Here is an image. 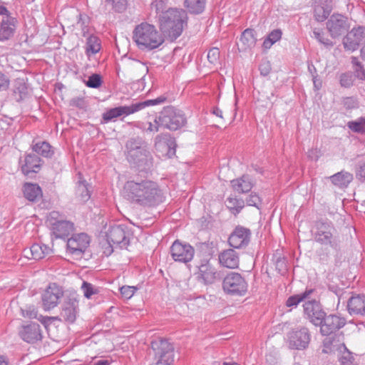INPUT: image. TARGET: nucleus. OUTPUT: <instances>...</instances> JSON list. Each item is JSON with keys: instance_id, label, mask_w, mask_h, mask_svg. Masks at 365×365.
Instances as JSON below:
<instances>
[{"instance_id": "1", "label": "nucleus", "mask_w": 365, "mask_h": 365, "mask_svg": "<svg viewBox=\"0 0 365 365\" xmlns=\"http://www.w3.org/2000/svg\"><path fill=\"white\" fill-rule=\"evenodd\" d=\"M123 192L128 200L144 207L158 206L165 200L163 192L156 182L139 175L125 182Z\"/></svg>"}, {"instance_id": "2", "label": "nucleus", "mask_w": 365, "mask_h": 365, "mask_svg": "<svg viewBox=\"0 0 365 365\" xmlns=\"http://www.w3.org/2000/svg\"><path fill=\"white\" fill-rule=\"evenodd\" d=\"M159 22L163 34L170 41H175L187 26V15L182 9H170L162 13Z\"/></svg>"}, {"instance_id": "3", "label": "nucleus", "mask_w": 365, "mask_h": 365, "mask_svg": "<svg viewBox=\"0 0 365 365\" xmlns=\"http://www.w3.org/2000/svg\"><path fill=\"white\" fill-rule=\"evenodd\" d=\"M125 147L126 158L130 165L141 171L150 170L153 166V158L143 138L140 137L130 138L126 143Z\"/></svg>"}, {"instance_id": "4", "label": "nucleus", "mask_w": 365, "mask_h": 365, "mask_svg": "<svg viewBox=\"0 0 365 365\" xmlns=\"http://www.w3.org/2000/svg\"><path fill=\"white\" fill-rule=\"evenodd\" d=\"M133 39L140 50L151 51L158 48L164 42V38L154 25L142 22L133 32Z\"/></svg>"}, {"instance_id": "5", "label": "nucleus", "mask_w": 365, "mask_h": 365, "mask_svg": "<svg viewBox=\"0 0 365 365\" xmlns=\"http://www.w3.org/2000/svg\"><path fill=\"white\" fill-rule=\"evenodd\" d=\"M314 240L323 245H329L334 250L339 247V239L334 225L329 222L317 221L316 222Z\"/></svg>"}, {"instance_id": "6", "label": "nucleus", "mask_w": 365, "mask_h": 365, "mask_svg": "<svg viewBox=\"0 0 365 365\" xmlns=\"http://www.w3.org/2000/svg\"><path fill=\"white\" fill-rule=\"evenodd\" d=\"M161 126L170 130H177L186 123V118L182 111L173 106H168L158 115Z\"/></svg>"}, {"instance_id": "7", "label": "nucleus", "mask_w": 365, "mask_h": 365, "mask_svg": "<svg viewBox=\"0 0 365 365\" xmlns=\"http://www.w3.org/2000/svg\"><path fill=\"white\" fill-rule=\"evenodd\" d=\"M248 289V284L241 274L231 272L224 277L222 281L223 291L232 296H244Z\"/></svg>"}, {"instance_id": "8", "label": "nucleus", "mask_w": 365, "mask_h": 365, "mask_svg": "<svg viewBox=\"0 0 365 365\" xmlns=\"http://www.w3.org/2000/svg\"><path fill=\"white\" fill-rule=\"evenodd\" d=\"M18 21L8 9L0 4V42L11 39L16 31Z\"/></svg>"}, {"instance_id": "9", "label": "nucleus", "mask_w": 365, "mask_h": 365, "mask_svg": "<svg viewBox=\"0 0 365 365\" xmlns=\"http://www.w3.org/2000/svg\"><path fill=\"white\" fill-rule=\"evenodd\" d=\"M156 363L155 365H171L174 361L173 345L166 339L152 342Z\"/></svg>"}, {"instance_id": "10", "label": "nucleus", "mask_w": 365, "mask_h": 365, "mask_svg": "<svg viewBox=\"0 0 365 365\" xmlns=\"http://www.w3.org/2000/svg\"><path fill=\"white\" fill-rule=\"evenodd\" d=\"M131 234L124 225H115L110 227L106 233L107 242L120 249H126L130 244Z\"/></svg>"}, {"instance_id": "11", "label": "nucleus", "mask_w": 365, "mask_h": 365, "mask_svg": "<svg viewBox=\"0 0 365 365\" xmlns=\"http://www.w3.org/2000/svg\"><path fill=\"white\" fill-rule=\"evenodd\" d=\"M310 340L309 331L304 327L293 329L287 334V342L291 349H304L308 346Z\"/></svg>"}, {"instance_id": "12", "label": "nucleus", "mask_w": 365, "mask_h": 365, "mask_svg": "<svg viewBox=\"0 0 365 365\" xmlns=\"http://www.w3.org/2000/svg\"><path fill=\"white\" fill-rule=\"evenodd\" d=\"M170 252L175 262L187 263L193 259L195 249L190 244L176 240L171 245Z\"/></svg>"}, {"instance_id": "13", "label": "nucleus", "mask_w": 365, "mask_h": 365, "mask_svg": "<svg viewBox=\"0 0 365 365\" xmlns=\"http://www.w3.org/2000/svg\"><path fill=\"white\" fill-rule=\"evenodd\" d=\"M63 295L62 288L56 283H51L41 295L42 305L46 311L56 307Z\"/></svg>"}, {"instance_id": "14", "label": "nucleus", "mask_w": 365, "mask_h": 365, "mask_svg": "<svg viewBox=\"0 0 365 365\" xmlns=\"http://www.w3.org/2000/svg\"><path fill=\"white\" fill-rule=\"evenodd\" d=\"M364 38L365 26H358L352 28L342 39L344 50L351 52L356 51Z\"/></svg>"}, {"instance_id": "15", "label": "nucleus", "mask_w": 365, "mask_h": 365, "mask_svg": "<svg viewBox=\"0 0 365 365\" xmlns=\"http://www.w3.org/2000/svg\"><path fill=\"white\" fill-rule=\"evenodd\" d=\"M327 29L332 38L341 36L349 29L348 18L342 14H333L326 23Z\"/></svg>"}, {"instance_id": "16", "label": "nucleus", "mask_w": 365, "mask_h": 365, "mask_svg": "<svg viewBox=\"0 0 365 365\" xmlns=\"http://www.w3.org/2000/svg\"><path fill=\"white\" fill-rule=\"evenodd\" d=\"M59 214L58 212H51L49 215V222L52 227L53 234L56 238H66L74 230L73 224L67 220H56Z\"/></svg>"}, {"instance_id": "17", "label": "nucleus", "mask_w": 365, "mask_h": 365, "mask_svg": "<svg viewBox=\"0 0 365 365\" xmlns=\"http://www.w3.org/2000/svg\"><path fill=\"white\" fill-rule=\"evenodd\" d=\"M304 314L309 321L315 326L323 322L325 312L319 302L312 299L308 300L303 304Z\"/></svg>"}, {"instance_id": "18", "label": "nucleus", "mask_w": 365, "mask_h": 365, "mask_svg": "<svg viewBox=\"0 0 365 365\" xmlns=\"http://www.w3.org/2000/svg\"><path fill=\"white\" fill-rule=\"evenodd\" d=\"M19 336L23 341L29 344H34L43 338L41 326L33 322L22 324L19 329Z\"/></svg>"}, {"instance_id": "19", "label": "nucleus", "mask_w": 365, "mask_h": 365, "mask_svg": "<svg viewBox=\"0 0 365 365\" xmlns=\"http://www.w3.org/2000/svg\"><path fill=\"white\" fill-rule=\"evenodd\" d=\"M251 237L250 230L242 226H237L228 238L229 245L235 249L246 247Z\"/></svg>"}, {"instance_id": "20", "label": "nucleus", "mask_w": 365, "mask_h": 365, "mask_svg": "<svg viewBox=\"0 0 365 365\" xmlns=\"http://www.w3.org/2000/svg\"><path fill=\"white\" fill-rule=\"evenodd\" d=\"M90 237L85 233L73 235L67 241L68 252L74 255H81L88 247Z\"/></svg>"}, {"instance_id": "21", "label": "nucleus", "mask_w": 365, "mask_h": 365, "mask_svg": "<svg viewBox=\"0 0 365 365\" xmlns=\"http://www.w3.org/2000/svg\"><path fill=\"white\" fill-rule=\"evenodd\" d=\"M323 318V322L319 325L322 335L329 336L342 328L346 324V320L344 317L336 314H330L329 316L325 314V317Z\"/></svg>"}, {"instance_id": "22", "label": "nucleus", "mask_w": 365, "mask_h": 365, "mask_svg": "<svg viewBox=\"0 0 365 365\" xmlns=\"http://www.w3.org/2000/svg\"><path fill=\"white\" fill-rule=\"evenodd\" d=\"M138 112V107L135 103L130 106H122L107 110L103 113V120L105 123L115 121L116 118L125 117L129 115Z\"/></svg>"}, {"instance_id": "23", "label": "nucleus", "mask_w": 365, "mask_h": 365, "mask_svg": "<svg viewBox=\"0 0 365 365\" xmlns=\"http://www.w3.org/2000/svg\"><path fill=\"white\" fill-rule=\"evenodd\" d=\"M154 146L158 151L166 154H174L176 143L170 133H160L155 138Z\"/></svg>"}, {"instance_id": "24", "label": "nucleus", "mask_w": 365, "mask_h": 365, "mask_svg": "<svg viewBox=\"0 0 365 365\" xmlns=\"http://www.w3.org/2000/svg\"><path fill=\"white\" fill-rule=\"evenodd\" d=\"M78 307V302L74 298H68L63 304L61 317L65 322L73 324L76 319Z\"/></svg>"}, {"instance_id": "25", "label": "nucleus", "mask_w": 365, "mask_h": 365, "mask_svg": "<svg viewBox=\"0 0 365 365\" xmlns=\"http://www.w3.org/2000/svg\"><path fill=\"white\" fill-rule=\"evenodd\" d=\"M20 165L22 173L28 175L31 173H37L41 165V160L35 154H28L25 155L24 160H20Z\"/></svg>"}, {"instance_id": "26", "label": "nucleus", "mask_w": 365, "mask_h": 365, "mask_svg": "<svg viewBox=\"0 0 365 365\" xmlns=\"http://www.w3.org/2000/svg\"><path fill=\"white\" fill-rule=\"evenodd\" d=\"M221 266L235 269L239 266L240 258L238 254L232 249H228L220 252L218 256Z\"/></svg>"}, {"instance_id": "27", "label": "nucleus", "mask_w": 365, "mask_h": 365, "mask_svg": "<svg viewBox=\"0 0 365 365\" xmlns=\"http://www.w3.org/2000/svg\"><path fill=\"white\" fill-rule=\"evenodd\" d=\"M51 250L46 245L34 244L29 248H26L23 251V255L28 259L39 260L50 254Z\"/></svg>"}, {"instance_id": "28", "label": "nucleus", "mask_w": 365, "mask_h": 365, "mask_svg": "<svg viewBox=\"0 0 365 365\" xmlns=\"http://www.w3.org/2000/svg\"><path fill=\"white\" fill-rule=\"evenodd\" d=\"M347 308L351 315L365 316V295L352 296L348 301Z\"/></svg>"}, {"instance_id": "29", "label": "nucleus", "mask_w": 365, "mask_h": 365, "mask_svg": "<svg viewBox=\"0 0 365 365\" xmlns=\"http://www.w3.org/2000/svg\"><path fill=\"white\" fill-rule=\"evenodd\" d=\"M341 336H328L323 341V352L329 354L335 351H345L348 349L345 344L341 341L339 338Z\"/></svg>"}, {"instance_id": "30", "label": "nucleus", "mask_w": 365, "mask_h": 365, "mask_svg": "<svg viewBox=\"0 0 365 365\" xmlns=\"http://www.w3.org/2000/svg\"><path fill=\"white\" fill-rule=\"evenodd\" d=\"M316 6L314 9V16L317 21H324L327 19L332 9L331 0H314Z\"/></svg>"}, {"instance_id": "31", "label": "nucleus", "mask_w": 365, "mask_h": 365, "mask_svg": "<svg viewBox=\"0 0 365 365\" xmlns=\"http://www.w3.org/2000/svg\"><path fill=\"white\" fill-rule=\"evenodd\" d=\"M219 274L209 263L202 264L199 267V277L205 284H213L218 278Z\"/></svg>"}, {"instance_id": "32", "label": "nucleus", "mask_w": 365, "mask_h": 365, "mask_svg": "<svg viewBox=\"0 0 365 365\" xmlns=\"http://www.w3.org/2000/svg\"><path fill=\"white\" fill-rule=\"evenodd\" d=\"M78 179L76 186V197L79 202H86L91 197L88 184L83 179L82 175L80 173L78 174Z\"/></svg>"}, {"instance_id": "33", "label": "nucleus", "mask_w": 365, "mask_h": 365, "mask_svg": "<svg viewBox=\"0 0 365 365\" xmlns=\"http://www.w3.org/2000/svg\"><path fill=\"white\" fill-rule=\"evenodd\" d=\"M24 195L31 202L38 201L43 195L41 188L38 184L26 182L23 186Z\"/></svg>"}, {"instance_id": "34", "label": "nucleus", "mask_w": 365, "mask_h": 365, "mask_svg": "<svg viewBox=\"0 0 365 365\" xmlns=\"http://www.w3.org/2000/svg\"><path fill=\"white\" fill-rule=\"evenodd\" d=\"M232 189L239 193H245L250 192L253 183L247 175H242L241 178L231 181Z\"/></svg>"}, {"instance_id": "35", "label": "nucleus", "mask_w": 365, "mask_h": 365, "mask_svg": "<svg viewBox=\"0 0 365 365\" xmlns=\"http://www.w3.org/2000/svg\"><path fill=\"white\" fill-rule=\"evenodd\" d=\"M331 182L339 187H346L353 180V175L342 170L329 177Z\"/></svg>"}, {"instance_id": "36", "label": "nucleus", "mask_w": 365, "mask_h": 365, "mask_svg": "<svg viewBox=\"0 0 365 365\" xmlns=\"http://www.w3.org/2000/svg\"><path fill=\"white\" fill-rule=\"evenodd\" d=\"M315 292L314 289L307 288L304 292L289 297L286 302V305L288 307H296L301 302H303L306 299H308L311 297V296Z\"/></svg>"}, {"instance_id": "37", "label": "nucleus", "mask_w": 365, "mask_h": 365, "mask_svg": "<svg viewBox=\"0 0 365 365\" xmlns=\"http://www.w3.org/2000/svg\"><path fill=\"white\" fill-rule=\"evenodd\" d=\"M101 48V40L98 36L91 35L88 37L86 45V53L88 57L98 53Z\"/></svg>"}, {"instance_id": "38", "label": "nucleus", "mask_w": 365, "mask_h": 365, "mask_svg": "<svg viewBox=\"0 0 365 365\" xmlns=\"http://www.w3.org/2000/svg\"><path fill=\"white\" fill-rule=\"evenodd\" d=\"M32 150L36 153L41 155L44 158H51L54 154V151L51 145L46 142H38L32 145Z\"/></svg>"}, {"instance_id": "39", "label": "nucleus", "mask_w": 365, "mask_h": 365, "mask_svg": "<svg viewBox=\"0 0 365 365\" xmlns=\"http://www.w3.org/2000/svg\"><path fill=\"white\" fill-rule=\"evenodd\" d=\"M21 312L24 317L38 319L43 324L45 325L47 324L51 321L50 317H43L41 314H38V311L34 306H29L26 307L25 309H22Z\"/></svg>"}, {"instance_id": "40", "label": "nucleus", "mask_w": 365, "mask_h": 365, "mask_svg": "<svg viewBox=\"0 0 365 365\" xmlns=\"http://www.w3.org/2000/svg\"><path fill=\"white\" fill-rule=\"evenodd\" d=\"M240 41L244 46L245 50L254 47L257 41L255 30L252 29H245L241 35Z\"/></svg>"}, {"instance_id": "41", "label": "nucleus", "mask_w": 365, "mask_h": 365, "mask_svg": "<svg viewBox=\"0 0 365 365\" xmlns=\"http://www.w3.org/2000/svg\"><path fill=\"white\" fill-rule=\"evenodd\" d=\"M13 95L16 101H21L28 96V87L24 80L18 79L14 84Z\"/></svg>"}, {"instance_id": "42", "label": "nucleus", "mask_w": 365, "mask_h": 365, "mask_svg": "<svg viewBox=\"0 0 365 365\" xmlns=\"http://www.w3.org/2000/svg\"><path fill=\"white\" fill-rule=\"evenodd\" d=\"M205 3L206 0H185L184 6L190 13L199 14L204 11Z\"/></svg>"}, {"instance_id": "43", "label": "nucleus", "mask_w": 365, "mask_h": 365, "mask_svg": "<svg viewBox=\"0 0 365 365\" xmlns=\"http://www.w3.org/2000/svg\"><path fill=\"white\" fill-rule=\"evenodd\" d=\"M227 207L234 215H237L245 207V202L242 199L230 197L227 199Z\"/></svg>"}, {"instance_id": "44", "label": "nucleus", "mask_w": 365, "mask_h": 365, "mask_svg": "<svg viewBox=\"0 0 365 365\" xmlns=\"http://www.w3.org/2000/svg\"><path fill=\"white\" fill-rule=\"evenodd\" d=\"M349 129L352 132L365 134V117L361 116L355 120L349 121L346 124Z\"/></svg>"}, {"instance_id": "45", "label": "nucleus", "mask_w": 365, "mask_h": 365, "mask_svg": "<svg viewBox=\"0 0 365 365\" xmlns=\"http://www.w3.org/2000/svg\"><path fill=\"white\" fill-rule=\"evenodd\" d=\"M282 31L279 29H275L270 32L269 35L264 40L262 46L265 49H269L271 46L280 40L282 38Z\"/></svg>"}, {"instance_id": "46", "label": "nucleus", "mask_w": 365, "mask_h": 365, "mask_svg": "<svg viewBox=\"0 0 365 365\" xmlns=\"http://www.w3.org/2000/svg\"><path fill=\"white\" fill-rule=\"evenodd\" d=\"M351 63L355 76L360 80H365V68L359 58L356 56H351Z\"/></svg>"}, {"instance_id": "47", "label": "nucleus", "mask_w": 365, "mask_h": 365, "mask_svg": "<svg viewBox=\"0 0 365 365\" xmlns=\"http://www.w3.org/2000/svg\"><path fill=\"white\" fill-rule=\"evenodd\" d=\"M339 365H359L354 354L349 349L341 351V354L339 356Z\"/></svg>"}, {"instance_id": "48", "label": "nucleus", "mask_w": 365, "mask_h": 365, "mask_svg": "<svg viewBox=\"0 0 365 365\" xmlns=\"http://www.w3.org/2000/svg\"><path fill=\"white\" fill-rule=\"evenodd\" d=\"M314 37L322 45L327 48H331L334 46L333 42L325 36L324 32L319 29H314L313 31Z\"/></svg>"}, {"instance_id": "49", "label": "nucleus", "mask_w": 365, "mask_h": 365, "mask_svg": "<svg viewBox=\"0 0 365 365\" xmlns=\"http://www.w3.org/2000/svg\"><path fill=\"white\" fill-rule=\"evenodd\" d=\"M166 98L164 96H159L155 99L147 100L143 102L135 103V106L138 107V111L143 110L145 107L155 106L164 103Z\"/></svg>"}, {"instance_id": "50", "label": "nucleus", "mask_w": 365, "mask_h": 365, "mask_svg": "<svg viewBox=\"0 0 365 365\" xmlns=\"http://www.w3.org/2000/svg\"><path fill=\"white\" fill-rule=\"evenodd\" d=\"M106 3L110 4L113 9L118 13H122L127 8V0H106Z\"/></svg>"}, {"instance_id": "51", "label": "nucleus", "mask_w": 365, "mask_h": 365, "mask_svg": "<svg viewBox=\"0 0 365 365\" xmlns=\"http://www.w3.org/2000/svg\"><path fill=\"white\" fill-rule=\"evenodd\" d=\"M102 83L101 76L99 74L94 73L88 77L85 83L89 88H98L101 86Z\"/></svg>"}, {"instance_id": "52", "label": "nucleus", "mask_w": 365, "mask_h": 365, "mask_svg": "<svg viewBox=\"0 0 365 365\" xmlns=\"http://www.w3.org/2000/svg\"><path fill=\"white\" fill-rule=\"evenodd\" d=\"M81 290L83 291L84 297L87 299H90L92 295L98 293L97 289H96L92 284L87 282H83Z\"/></svg>"}, {"instance_id": "53", "label": "nucleus", "mask_w": 365, "mask_h": 365, "mask_svg": "<svg viewBox=\"0 0 365 365\" xmlns=\"http://www.w3.org/2000/svg\"><path fill=\"white\" fill-rule=\"evenodd\" d=\"M136 290L137 288L134 286H123L120 288L121 296L126 299H130Z\"/></svg>"}, {"instance_id": "54", "label": "nucleus", "mask_w": 365, "mask_h": 365, "mask_svg": "<svg viewBox=\"0 0 365 365\" xmlns=\"http://www.w3.org/2000/svg\"><path fill=\"white\" fill-rule=\"evenodd\" d=\"M353 76L351 73H344L340 76V84L341 86L349 88L353 85Z\"/></svg>"}, {"instance_id": "55", "label": "nucleus", "mask_w": 365, "mask_h": 365, "mask_svg": "<svg viewBox=\"0 0 365 365\" xmlns=\"http://www.w3.org/2000/svg\"><path fill=\"white\" fill-rule=\"evenodd\" d=\"M220 50L217 48H212L207 53V60L212 64H216L220 58Z\"/></svg>"}, {"instance_id": "56", "label": "nucleus", "mask_w": 365, "mask_h": 365, "mask_svg": "<svg viewBox=\"0 0 365 365\" xmlns=\"http://www.w3.org/2000/svg\"><path fill=\"white\" fill-rule=\"evenodd\" d=\"M259 70L262 76H268L272 70L270 62L267 60H262L259 66Z\"/></svg>"}, {"instance_id": "57", "label": "nucleus", "mask_w": 365, "mask_h": 365, "mask_svg": "<svg viewBox=\"0 0 365 365\" xmlns=\"http://www.w3.org/2000/svg\"><path fill=\"white\" fill-rule=\"evenodd\" d=\"M246 202L247 205L255 206L256 207H259V205L261 204L260 197L255 193H251Z\"/></svg>"}, {"instance_id": "58", "label": "nucleus", "mask_w": 365, "mask_h": 365, "mask_svg": "<svg viewBox=\"0 0 365 365\" xmlns=\"http://www.w3.org/2000/svg\"><path fill=\"white\" fill-rule=\"evenodd\" d=\"M10 81L5 74L0 72V91H6L9 87Z\"/></svg>"}, {"instance_id": "59", "label": "nucleus", "mask_w": 365, "mask_h": 365, "mask_svg": "<svg viewBox=\"0 0 365 365\" xmlns=\"http://www.w3.org/2000/svg\"><path fill=\"white\" fill-rule=\"evenodd\" d=\"M356 178L363 182H365V162L361 163L356 173Z\"/></svg>"}, {"instance_id": "60", "label": "nucleus", "mask_w": 365, "mask_h": 365, "mask_svg": "<svg viewBox=\"0 0 365 365\" xmlns=\"http://www.w3.org/2000/svg\"><path fill=\"white\" fill-rule=\"evenodd\" d=\"M162 127L161 124L158 121V115L154 119V123L149 122L148 127L147 128V131L149 132H158L159 130V128Z\"/></svg>"}, {"instance_id": "61", "label": "nucleus", "mask_w": 365, "mask_h": 365, "mask_svg": "<svg viewBox=\"0 0 365 365\" xmlns=\"http://www.w3.org/2000/svg\"><path fill=\"white\" fill-rule=\"evenodd\" d=\"M70 106L83 108L84 107V100L83 98L79 97L72 98L70 101Z\"/></svg>"}, {"instance_id": "62", "label": "nucleus", "mask_w": 365, "mask_h": 365, "mask_svg": "<svg viewBox=\"0 0 365 365\" xmlns=\"http://www.w3.org/2000/svg\"><path fill=\"white\" fill-rule=\"evenodd\" d=\"M344 106L347 109H352L356 107L357 103L353 98H346L344 100Z\"/></svg>"}, {"instance_id": "63", "label": "nucleus", "mask_w": 365, "mask_h": 365, "mask_svg": "<svg viewBox=\"0 0 365 365\" xmlns=\"http://www.w3.org/2000/svg\"><path fill=\"white\" fill-rule=\"evenodd\" d=\"M114 248H116L115 245L107 242V245L103 247V254L107 257L110 256L113 253Z\"/></svg>"}, {"instance_id": "64", "label": "nucleus", "mask_w": 365, "mask_h": 365, "mask_svg": "<svg viewBox=\"0 0 365 365\" xmlns=\"http://www.w3.org/2000/svg\"><path fill=\"white\" fill-rule=\"evenodd\" d=\"M163 1L162 0H155L152 2L151 6L155 9L157 12L160 11L163 9Z\"/></svg>"}]
</instances>
